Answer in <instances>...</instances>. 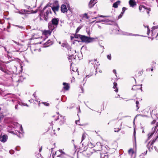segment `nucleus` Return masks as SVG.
Listing matches in <instances>:
<instances>
[{"label": "nucleus", "mask_w": 158, "mask_h": 158, "mask_svg": "<svg viewBox=\"0 0 158 158\" xmlns=\"http://www.w3.org/2000/svg\"><path fill=\"white\" fill-rule=\"evenodd\" d=\"M80 39L81 42H85L87 44L94 42L96 41V39H97V38H91V37H88L85 35H81V36H80Z\"/></svg>", "instance_id": "obj_1"}, {"label": "nucleus", "mask_w": 158, "mask_h": 158, "mask_svg": "<svg viewBox=\"0 0 158 158\" xmlns=\"http://www.w3.org/2000/svg\"><path fill=\"white\" fill-rule=\"evenodd\" d=\"M106 149V147L103 146L102 147L100 143H97L95 144V147L93 150V152L102 151V152L106 154L107 153L106 152H104V150Z\"/></svg>", "instance_id": "obj_2"}, {"label": "nucleus", "mask_w": 158, "mask_h": 158, "mask_svg": "<svg viewBox=\"0 0 158 158\" xmlns=\"http://www.w3.org/2000/svg\"><path fill=\"white\" fill-rule=\"evenodd\" d=\"M55 155H56L57 157H59L61 158H71L69 155L65 154V152H63L61 149H60L55 152Z\"/></svg>", "instance_id": "obj_3"}, {"label": "nucleus", "mask_w": 158, "mask_h": 158, "mask_svg": "<svg viewBox=\"0 0 158 158\" xmlns=\"http://www.w3.org/2000/svg\"><path fill=\"white\" fill-rule=\"evenodd\" d=\"M52 9L55 15H57L56 12H58L60 9V5L57 1H55L53 3Z\"/></svg>", "instance_id": "obj_4"}, {"label": "nucleus", "mask_w": 158, "mask_h": 158, "mask_svg": "<svg viewBox=\"0 0 158 158\" xmlns=\"http://www.w3.org/2000/svg\"><path fill=\"white\" fill-rule=\"evenodd\" d=\"M48 27L49 29V30H44L43 32V34L46 36H48L50 35L54 29V27H52V25L50 23H49L48 24Z\"/></svg>", "instance_id": "obj_5"}, {"label": "nucleus", "mask_w": 158, "mask_h": 158, "mask_svg": "<svg viewBox=\"0 0 158 158\" xmlns=\"http://www.w3.org/2000/svg\"><path fill=\"white\" fill-rule=\"evenodd\" d=\"M93 152V150L92 149H88L83 151L82 152V154L85 157H89L92 154Z\"/></svg>", "instance_id": "obj_6"}, {"label": "nucleus", "mask_w": 158, "mask_h": 158, "mask_svg": "<svg viewBox=\"0 0 158 158\" xmlns=\"http://www.w3.org/2000/svg\"><path fill=\"white\" fill-rule=\"evenodd\" d=\"M157 136L155 137L152 140L149 142L148 144V147L149 149L150 148L152 149L153 144H154V142L156 141L157 139L158 138V128L157 131Z\"/></svg>", "instance_id": "obj_7"}, {"label": "nucleus", "mask_w": 158, "mask_h": 158, "mask_svg": "<svg viewBox=\"0 0 158 158\" xmlns=\"http://www.w3.org/2000/svg\"><path fill=\"white\" fill-rule=\"evenodd\" d=\"M59 21V18H53L51 20L52 23H50L52 25V27H54V28L55 27H57Z\"/></svg>", "instance_id": "obj_8"}, {"label": "nucleus", "mask_w": 158, "mask_h": 158, "mask_svg": "<svg viewBox=\"0 0 158 158\" xmlns=\"http://www.w3.org/2000/svg\"><path fill=\"white\" fill-rule=\"evenodd\" d=\"M121 124L120 123L118 122L115 123L114 125V131L118 132L121 129Z\"/></svg>", "instance_id": "obj_9"}, {"label": "nucleus", "mask_w": 158, "mask_h": 158, "mask_svg": "<svg viewBox=\"0 0 158 158\" xmlns=\"http://www.w3.org/2000/svg\"><path fill=\"white\" fill-rule=\"evenodd\" d=\"M49 13L51 14L52 13V12L50 9L46 10V12L44 13V19L46 21H47L48 20V15Z\"/></svg>", "instance_id": "obj_10"}, {"label": "nucleus", "mask_w": 158, "mask_h": 158, "mask_svg": "<svg viewBox=\"0 0 158 158\" xmlns=\"http://www.w3.org/2000/svg\"><path fill=\"white\" fill-rule=\"evenodd\" d=\"M60 9L61 12L63 13L66 12L68 11L66 6L64 4H62L61 5Z\"/></svg>", "instance_id": "obj_11"}, {"label": "nucleus", "mask_w": 158, "mask_h": 158, "mask_svg": "<svg viewBox=\"0 0 158 158\" xmlns=\"http://www.w3.org/2000/svg\"><path fill=\"white\" fill-rule=\"evenodd\" d=\"M53 43L52 41H51L50 40H48L47 42H46L44 44V46L45 47H48L50 45H52Z\"/></svg>", "instance_id": "obj_12"}, {"label": "nucleus", "mask_w": 158, "mask_h": 158, "mask_svg": "<svg viewBox=\"0 0 158 158\" xmlns=\"http://www.w3.org/2000/svg\"><path fill=\"white\" fill-rule=\"evenodd\" d=\"M69 61L71 63L72 62V60H75L76 58V55H69L68 57Z\"/></svg>", "instance_id": "obj_13"}, {"label": "nucleus", "mask_w": 158, "mask_h": 158, "mask_svg": "<svg viewBox=\"0 0 158 158\" xmlns=\"http://www.w3.org/2000/svg\"><path fill=\"white\" fill-rule=\"evenodd\" d=\"M96 0H90L89 3L88 5V6L89 8H92L96 2H95Z\"/></svg>", "instance_id": "obj_14"}, {"label": "nucleus", "mask_w": 158, "mask_h": 158, "mask_svg": "<svg viewBox=\"0 0 158 158\" xmlns=\"http://www.w3.org/2000/svg\"><path fill=\"white\" fill-rule=\"evenodd\" d=\"M129 2L130 6L131 7H134L136 5V2L135 0H130Z\"/></svg>", "instance_id": "obj_15"}, {"label": "nucleus", "mask_w": 158, "mask_h": 158, "mask_svg": "<svg viewBox=\"0 0 158 158\" xmlns=\"http://www.w3.org/2000/svg\"><path fill=\"white\" fill-rule=\"evenodd\" d=\"M63 85L64 86L63 88L65 90H68L69 88V84L66 83L64 82Z\"/></svg>", "instance_id": "obj_16"}, {"label": "nucleus", "mask_w": 158, "mask_h": 158, "mask_svg": "<svg viewBox=\"0 0 158 158\" xmlns=\"http://www.w3.org/2000/svg\"><path fill=\"white\" fill-rule=\"evenodd\" d=\"M7 138L6 135H3L2 136H0V140L1 142H5L6 141Z\"/></svg>", "instance_id": "obj_17"}, {"label": "nucleus", "mask_w": 158, "mask_h": 158, "mask_svg": "<svg viewBox=\"0 0 158 158\" xmlns=\"http://www.w3.org/2000/svg\"><path fill=\"white\" fill-rule=\"evenodd\" d=\"M95 143H94L93 142H88V146L90 149H92V148L95 147Z\"/></svg>", "instance_id": "obj_18"}, {"label": "nucleus", "mask_w": 158, "mask_h": 158, "mask_svg": "<svg viewBox=\"0 0 158 158\" xmlns=\"http://www.w3.org/2000/svg\"><path fill=\"white\" fill-rule=\"evenodd\" d=\"M118 84L116 82L114 83V85L113 88L115 89L114 91L115 92H117L118 91V89L117 88Z\"/></svg>", "instance_id": "obj_19"}, {"label": "nucleus", "mask_w": 158, "mask_h": 158, "mask_svg": "<svg viewBox=\"0 0 158 158\" xmlns=\"http://www.w3.org/2000/svg\"><path fill=\"white\" fill-rule=\"evenodd\" d=\"M141 8H143L144 10H151V8L150 7L147 8L145 6L143 5H140L139 6V9L141 10Z\"/></svg>", "instance_id": "obj_20"}, {"label": "nucleus", "mask_w": 158, "mask_h": 158, "mask_svg": "<svg viewBox=\"0 0 158 158\" xmlns=\"http://www.w3.org/2000/svg\"><path fill=\"white\" fill-rule=\"evenodd\" d=\"M120 2V1H117V2L114 3L113 4V7L115 8H117L118 7V5L119 4Z\"/></svg>", "instance_id": "obj_21"}, {"label": "nucleus", "mask_w": 158, "mask_h": 158, "mask_svg": "<svg viewBox=\"0 0 158 158\" xmlns=\"http://www.w3.org/2000/svg\"><path fill=\"white\" fill-rule=\"evenodd\" d=\"M87 135V134L85 133H84L82 134L81 138V141H83V140L85 139Z\"/></svg>", "instance_id": "obj_22"}, {"label": "nucleus", "mask_w": 158, "mask_h": 158, "mask_svg": "<svg viewBox=\"0 0 158 158\" xmlns=\"http://www.w3.org/2000/svg\"><path fill=\"white\" fill-rule=\"evenodd\" d=\"M0 70L5 73H7V71L6 69L2 67V66H0Z\"/></svg>", "instance_id": "obj_23"}, {"label": "nucleus", "mask_w": 158, "mask_h": 158, "mask_svg": "<svg viewBox=\"0 0 158 158\" xmlns=\"http://www.w3.org/2000/svg\"><path fill=\"white\" fill-rule=\"evenodd\" d=\"M128 152L129 154H131V155H132L134 153V150L131 148L129 149Z\"/></svg>", "instance_id": "obj_24"}, {"label": "nucleus", "mask_w": 158, "mask_h": 158, "mask_svg": "<svg viewBox=\"0 0 158 158\" xmlns=\"http://www.w3.org/2000/svg\"><path fill=\"white\" fill-rule=\"evenodd\" d=\"M81 34H77L76 33L75 34H74V37L75 38L78 39V38H79V37L81 39V36H81Z\"/></svg>", "instance_id": "obj_25"}, {"label": "nucleus", "mask_w": 158, "mask_h": 158, "mask_svg": "<svg viewBox=\"0 0 158 158\" xmlns=\"http://www.w3.org/2000/svg\"><path fill=\"white\" fill-rule=\"evenodd\" d=\"M136 107L137 108V110H138V109L139 107V102L138 101H136Z\"/></svg>", "instance_id": "obj_26"}, {"label": "nucleus", "mask_w": 158, "mask_h": 158, "mask_svg": "<svg viewBox=\"0 0 158 158\" xmlns=\"http://www.w3.org/2000/svg\"><path fill=\"white\" fill-rule=\"evenodd\" d=\"M138 87H139L138 85H134L132 87V89L134 90H137L138 89L140 88H138Z\"/></svg>", "instance_id": "obj_27"}, {"label": "nucleus", "mask_w": 158, "mask_h": 158, "mask_svg": "<svg viewBox=\"0 0 158 158\" xmlns=\"http://www.w3.org/2000/svg\"><path fill=\"white\" fill-rule=\"evenodd\" d=\"M83 18H85L87 19H88L89 18V16L86 13H85L83 15Z\"/></svg>", "instance_id": "obj_28"}, {"label": "nucleus", "mask_w": 158, "mask_h": 158, "mask_svg": "<svg viewBox=\"0 0 158 158\" xmlns=\"http://www.w3.org/2000/svg\"><path fill=\"white\" fill-rule=\"evenodd\" d=\"M106 17V16H104V15H98L97 17H94V18H93L92 19H96L97 18H98V17H102V18H103V17Z\"/></svg>", "instance_id": "obj_29"}, {"label": "nucleus", "mask_w": 158, "mask_h": 158, "mask_svg": "<svg viewBox=\"0 0 158 158\" xmlns=\"http://www.w3.org/2000/svg\"><path fill=\"white\" fill-rule=\"evenodd\" d=\"M82 28L81 26H79L77 27V28L76 30V33H77Z\"/></svg>", "instance_id": "obj_30"}, {"label": "nucleus", "mask_w": 158, "mask_h": 158, "mask_svg": "<svg viewBox=\"0 0 158 158\" xmlns=\"http://www.w3.org/2000/svg\"><path fill=\"white\" fill-rule=\"evenodd\" d=\"M151 31L152 32V36H155V34L156 33L157 31L156 30H152Z\"/></svg>", "instance_id": "obj_31"}, {"label": "nucleus", "mask_w": 158, "mask_h": 158, "mask_svg": "<svg viewBox=\"0 0 158 158\" xmlns=\"http://www.w3.org/2000/svg\"><path fill=\"white\" fill-rule=\"evenodd\" d=\"M154 134V132H152L151 133H149L148 134V139H150L151 137H152V136Z\"/></svg>", "instance_id": "obj_32"}, {"label": "nucleus", "mask_w": 158, "mask_h": 158, "mask_svg": "<svg viewBox=\"0 0 158 158\" xmlns=\"http://www.w3.org/2000/svg\"><path fill=\"white\" fill-rule=\"evenodd\" d=\"M101 22H104L108 23V22H109V20L107 19H106L104 20H101V21H97L96 23Z\"/></svg>", "instance_id": "obj_33"}, {"label": "nucleus", "mask_w": 158, "mask_h": 158, "mask_svg": "<svg viewBox=\"0 0 158 158\" xmlns=\"http://www.w3.org/2000/svg\"><path fill=\"white\" fill-rule=\"evenodd\" d=\"M4 115H3V114L2 113H0V121L2 119L4 118Z\"/></svg>", "instance_id": "obj_34"}, {"label": "nucleus", "mask_w": 158, "mask_h": 158, "mask_svg": "<svg viewBox=\"0 0 158 158\" xmlns=\"http://www.w3.org/2000/svg\"><path fill=\"white\" fill-rule=\"evenodd\" d=\"M60 130V128L59 127L57 128V129H53V131L54 132V133H53V134H56L55 131H59Z\"/></svg>", "instance_id": "obj_35"}, {"label": "nucleus", "mask_w": 158, "mask_h": 158, "mask_svg": "<svg viewBox=\"0 0 158 158\" xmlns=\"http://www.w3.org/2000/svg\"><path fill=\"white\" fill-rule=\"evenodd\" d=\"M126 10V8L125 7H123L122 8V14H123Z\"/></svg>", "instance_id": "obj_36"}, {"label": "nucleus", "mask_w": 158, "mask_h": 158, "mask_svg": "<svg viewBox=\"0 0 158 158\" xmlns=\"http://www.w3.org/2000/svg\"><path fill=\"white\" fill-rule=\"evenodd\" d=\"M143 73V70H141L139 71L138 72V76H141Z\"/></svg>", "instance_id": "obj_37"}, {"label": "nucleus", "mask_w": 158, "mask_h": 158, "mask_svg": "<svg viewBox=\"0 0 158 158\" xmlns=\"http://www.w3.org/2000/svg\"><path fill=\"white\" fill-rule=\"evenodd\" d=\"M147 27L148 28V31H147V33L148 35H149V34L150 33V29H149L148 26H147Z\"/></svg>", "instance_id": "obj_38"}, {"label": "nucleus", "mask_w": 158, "mask_h": 158, "mask_svg": "<svg viewBox=\"0 0 158 158\" xmlns=\"http://www.w3.org/2000/svg\"><path fill=\"white\" fill-rule=\"evenodd\" d=\"M107 58L108 59H109V60H111V54L108 55L107 56Z\"/></svg>", "instance_id": "obj_39"}, {"label": "nucleus", "mask_w": 158, "mask_h": 158, "mask_svg": "<svg viewBox=\"0 0 158 158\" xmlns=\"http://www.w3.org/2000/svg\"><path fill=\"white\" fill-rule=\"evenodd\" d=\"M53 5L52 3H48V4H47L48 7H52V5Z\"/></svg>", "instance_id": "obj_40"}, {"label": "nucleus", "mask_w": 158, "mask_h": 158, "mask_svg": "<svg viewBox=\"0 0 158 158\" xmlns=\"http://www.w3.org/2000/svg\"><path fill=\"white\" fill-rule=\"evenodd\" d=\"M42 103L45 106H49L50 104L49 103H47V102H43Z\"/></svg>", "instance_id": "obj_41"}, {"label": "nucleus", "mask_w": 158, "mask_h": 158, "mask_svg": "<svg viewBox=\"0 0 158 158\" xmlns=\"http://www.w3.org/2000/svg\"><path fill=\"white\" fill-rule=\"evenodd\" d=\"M22 11L23 12V11H24L25 13H27V12H29L30 11L29 10H26L25 9L22 10Z\"/></svg>", "instance_id": "obj_42"}, {"label": "nucleus", "mask_w": 158, "mask_h": 158, "mask_svg": "<svg viewBox=\"0 0 158 158\" xmlns=\"http://www.w3.org/2000/svg\"><path fill=\"white\" fill-rule=\"evenodd\" d=\"M123 15V14H122V12H121V13H120V15H119L118 16V19H120L121 18H122V15Z\"/></svg>", "instance_id": "obj_43"}, {"label": "nucleus", "mask_w": 158, "mask_h": 158, "mask_svg": "<svg viewBox=\"0 0 158 158\" xmlns=\"http://www.w3.org/2000/svg\"><path fill=\"white\" fill-rule=\"evenodd\" d=\"M4 23V20H1L0 19V23L1 24H3Z\"/></svg>", "instance_id": "obj_44"}, {"label": "nucleus", "mask_w": 158, "mask_h": 158, "mask_svg": "<svg viewBox=\"0 0 158 158\" xmlns=\"http://www.w3.org/2000/svg\"><path fill=\"white\" fill-rule=\"evenodd\" d=\"M37 11H38V10H34V11L32 10L31 11V13H36L37 12Z\"/></svg>", "instance_id": "obj_45"}, {"label": "nucleus", "mask_w": 158, "mask_h": 158, "mask_svg": "<svg viewBox=\"0 0 158 158\" xmlns=\"http://www.w3.org/2000/svg\"><path fill=\"white\" fill-rule=\"evenodd\" d=\"M92 76V75H87L86 77H85V78H89V77H90V76Z\"/></svg>", "instance_id": "obj_46"}, {"label": "nucleus", "mask_w": 158, "mask_h": 158, "mask_svg": "<svg viewBox=\"0 0 158 158\" xmlns=\"http://www.w3.org/2000/svg\"><path fill=\"white\" fill-rule=\"evenodd\" d=\"M156 122V121L155 120H153L152 122V124H154Z\"/></svg>", "instance_id": "obj_47"}, {"label": "nucleus", "mask_w": 158, "mask_h": 158, "mask_svg": "<svg viewBox=\"0 0 158 158\" xmlns=\"http://www.w3.org/2000/svg\"><path fill=\"white\" fill-rule=\"evenodd\" d=\"M48 7L47 5L45 6L44 8H43V10H44L46 9V8H47Z\"/></svg>", "instance_id": "obj_48"}, {"label": "nucleus", "mask_w": 158, "mask_h": 158, "mask_svg": "<svg viewBox=\"0 0 158 158\" xmlns=\"http://www.w3.org/2000/svg\"><path fill=\"white\" fill-rule=\"evenodd\" d=\"M113 73H114L115 74H116V70L115 69H114L113 70Z\"/></svg>", "instance_id": "obj_49"}, {"label": "nucleus", "mask_w": 158, "mask_h": 158, "mask_svg": "<svg viewBox=\"0 0 158 158\" xmlns=\"http://www.w3.org/2000/svg\"><path fill=\"white\" fill-rule=\"evenodd\" d=\"M143 8H141V10L139 8V10L140 12H143Z\"/></svg>", "instance_id": "obj_50"}, {"label": "nucleus", "mask_w": 158, "mask_h": 158, "mask_svg": "<svg viewBox=\"0 0 158 158\" xmlns=\"http://www.w3.org/2000/svg\"><path fill=\"white\" fill-rule=\"evenodd\" d=\"M18 105H15V109H17L18 108Z\"/></svg>", "instance_id": "obj_51"}, {"label": "nucleus", "mask_w": 158, "mask_h": 158, "mask_svg": "<svg viewBox=\"0 0 158 158\" xmlns=\"http://www.w3.org/2000/svg\"><path fill=\"white\" fill-rule=\"evenodd\" d=\"M143 116V115L141 114H138L136 115V116Z\"/></svg>", "instance_id": "obj_52"}, {"label": "nucleus", "mask_w": 158, "mask_h": 158, "mask_svg": "<svg viewBox=\"0 0 158 158\" xmlns=\"http://www.w3.org/2000/svg\"><path fill=\"white\" fill-rule=\"evenodd\" d=\"M104 158H108V155H105V156H104Z\"/></svg>", "instance_id": "obj_53"}, {"label": "nucleus", "mask_w": 158, "mask_h": 158, "mask_svg": "<svg viewBox=\"0 0 158 158\" xmlns=\"http://www.w3.org/2000/svg\"><path fill=\"white\" fill-rule=\"evenodd\" d=\"M64 118H63V119L62 121V123H64Z\"/></svg>", "instance_id": "obj_54"}, {"label": "nucleus", "mask_w": 158, "mask_h": 158, "mask_svg": "<svg viewBox=\"0 0 158 158\" xmlns=\"http://www.w3.org/2000/svg\"><path fill=\"white\" fill-rule=\"evenodd\" d=\"M73 39H74V37L72 36H71V40H73Z\"/></svg>", "instance_id": "obj_55"}, {"label": "nucleus", "mask_w": 158, "mask_h": 158, "mask_svg": "<svg viewBox=\"0 0 158 158\" xmlns=\"http://www.w3.org/2000/svg\"><path fill=\"white\" fill-rule=\"evenodd\" d=\"M78 121H79V120L75 121V123L77 124H78L77 122H78Z\"/></svg>", "instance_id": "obj_56"}, {"label": "nucleus", "mask_w": 158, "mask_h": 158, "mask_svg": "<svg viewBox=\"0 0 158 158\" xmlns=\"http://www.w3.org/2000/svg\"><path fill=\"white\" fill-rule=\"evenodd\" d=\"M42 150V147H40V148L39 151V152H41Z\"/></svg>", "instance_id": "obj_57"}, {"label": "nucleus", "mask_w": 158, "mask_h": 158, "mask_svg": "<svg viewBox=\"0 0 158 158\" xmlns=\"http://www.w3.org/2000/svg\"><path fill=\"white\" fill-rule=\"evenodd\" d=\"M150 11V10H148V11L147 12L148 14H149V13Z\"/></svg>", "instance_id": "obj_58"}, {"label": "nucleus", "mask_w": 158, "mask_h": 158, "mask_svg": "<svg viewBox=\"0 0 158 158\" xmlns=\"http://www.w3.org/2000/svg\"><path fill=\"white\" fill-rule=\"evenodd\" d=\"M134 135H135V130H134Z\"/></svg>", "instance_id": "obj_59"}, {"label": "nucleus", "mask_w": 158, "mask_h": 158, "mask_svg": "<svg viewBox=\"0 0 158 158\" xmlns=\"http://www.w3.org/2000/svg\"><path fill=\"white\" fill-rule=\"evenodd\" d=\"M59 119V117H57V118L56 119V120H58V119Z\"/></svg>", "instance_id": "obj_60"}, {"label": "nucleus", "mask_w": 158, "mask_h": 158, "mask_svg": "<svg viewBox=\"0 0 158 158\" xmlns=\"http://www.w3.org/2000/svg\"><path fill=\"white\" fill-rule=\"evenodd\" d=\"M94 60L95 62H97V59H94Z\"/></svg>", "instance_id": "obj_61"}, {"label": "nucleus", "mask_w": 158, "mask_h": 158, "mask_svg": "<svg viewBox=\"0 0 158 158\" xmlns=\"http://www.w3.org/2000/svg\"><path fill=\"white\" fill-rule=\"evenodd\" d=\"M151 71H153V68L151 69Z\"/></svg>", "instance_id": "obj_62"}, {"label": "nucleus", "mask_w": 158, "mask_h": 158, "mask_svg": "<svg viewBox=\"0 0 158 158\" xmlns=\"http://www.w3.org/2000/svg\"><path fill=\"white\" fill-rule=\"evenodd\" d=\"M157 36H158V32H157V35H156V37H157Z\"/></svg>", "instance_id": "obj_63"}, {"label": "nucleus", "mask_w": 158, "mask_h": 158, "mask_svg": "<svg viewBox=\"0 0 158 158\" xmlns=\"http://www.w3.org/2000/svg\"><path fill=\"white\" fill-rule=\"evenodd\" d=\"M68 9H69V10H70V11L71 12V10L70 9H69V8H68Z\"/></svg>", "instance_id": "obj_64"}]
</instances>
